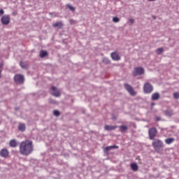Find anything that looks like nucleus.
<instances>
[{"instance_id": "obj_1", "label": "nucleus", "mask_w": 179, "mask_h": 179, "mask_svg": "<svg viewBox=\"0 0 179 179\" xmlns=\"http://www.w3.org/2000/svg\"><path fill=\"white\" fill-rule=\"evenodd\" d=\"M34 150V145L33 141L31 140H25L20 143L19 151L23 156H29L31 155Z\"/></svg>"}, {"instance_id": "obj_2", "label": "nucleus", "mask_w": 179, "mask_h": 179, "mask_svg": "<svg viewBox=\"0 0 179 179\" xmlns=\"http://www.w3.org/2000/svg\"><path fill=\"white\" fill-rule=\"evenodd\" d=\"M164 144H163V141L159 139H155L152 141V147L156 152H160L161 149H163Z\"/></svg>"}, {"instance_id": "obj_3", "label": "nucleus", "mask_w": 179, "mask_h": 179, "mask_svg": "<svg viewBox=\"0 0 179 179\" xmlns=\"http://www.w3.org/2000/svg\"><path fill=\"white\" fill-rule=\"evenodd\" d=\"M143 91L147 94H149L153 92V86L150 83H147L143 86Z\"/></svg>"}, {"instance_id": "obj_4", "label": "nucleus", "mask_w": 179, "mask_h": 179, "mask_svg": "<svg viewBox=\"0 0 179 179\" xmlns=\"http://www.w3.org/2000/svg\"><path fill=\"white\" fill-rule=\"evenodd\" d=\"M148 134L150 139H151V141H153V139H155V138L156 137V135H157V129L155 127H152L149 129Z\"/></svg>"}, {"instance_id": "obj_5", "label": "nucleus", "mask_w": 179, "mask_h": 179, "mask_svg": "<svg viewBox=\"0 0 179 179\" xmlns=\"http://www.w3.org/2000/svg\"><path fill=\"white\" fill-rule=\"evenodd\" d=\"M145 73V69L142 67H136L133 72L134 76H138V75H143Z\"/></svg>"}, {"instance_id": "obj_6", "label": "nucleus", "mask_w": 179, "mask_h": 179, "mask_svg": "<svg viewBox=\"0 0 179 179\" xmlns=\"http://www.w3.org/2000/svg\"><path fill=\"white\" fill-rule=\"evenodd\" d=\"M124 88L129 93V94H131V96L136 95V92H135V90H134V88L130 85L124 84Z\"/></svg>"}, {"instance_id": "obj_7", "label": "nucleus", "mask_w": 179, "mask_h": 179, "mask_svg": "<svg viewBox=\"0 0 179 179\" xmlns=\"http://www.w3.org/2000/svg\"><path fill=\"white\" fill-rule=\"evenodd\" d=\"M1 22L2 24H5L6 26L10 23V17L8 15H5L1 17Z\"/></svg>"}, {"instance_id": "obj_8", "label": "nucleus", "mask_w": 179, "mask_h": 179, "mask_svg": "<svg viewBox=\"0 0 179 179\" xmlns=\"http://www.w3.org/2000/svg\"><path fill=\"white\" fill-rule=\"evenodd\" d=\"M14 80L16 83H23L24 82V77L22 75L17 74L14 76Z\"/></svg>"}, {"instance_id": "obj_9", "label": "nucleus", "mask_w": 179, "mask_h": 179, "mask_svg": "<svg viewBox=\"0 0 179 179\" xmlns=\"http://www.w3.org/2000/svg\"><path fill=\"white\" fill-rule=\"evenodd\" d=\"M0 156L4 159L9 157V150H8L6 148L1 149L0 150Z\"/></svg>"}, {"instance_id": "obj_10", "label": "nucleus", "mask_w": 179, "mask_h": 179, "mask_svg": "<svg viewBox=\"0 0 179 179\" xmlns=\"http://www.w3.org/2000/svg\"><path fill=\"white\" fill-rule=\"evenodd\" d=\"M50 93L55 97H59V96H61V92H59V90H57V87H51Z\"/></svg>"}, {"instance_id": "obj_11", "label": "nucleus", "mask_w": 179, "mask_h": 179, "mask_svg": "<svg viewBox=\"0 0 179 179\" xmlns=\"http://www.w3.org/2000/svg\"><path fill=\"white\" fill-rule=\"evenodd\" d=\"M118 128V126H112V125H105L104 129L106 131H114V129H117Z\"/></svg>"}, {"instance_id": "obj_12", "label": "nucleus", "mask_w": 179, "mask_h": 179, "mask_svg": "<svg viewBox=\"0 0 179 179\" xmlns=\"http://www.w3.org/2000/svg\"><path fill=\"white\" fill-rule=\"evenodd\" d=\"M111 58L114 61H120V55H118V53H117V52L112 53L111 54Z\"/></svg>"}, {"instance_id": "obj_13", "label": "nucleus", "mask_w": 179, "mask_h": 179, "mask_svg": "<svg viewBox=\"0 0 179 179\" xmlns=\"http://www.w3.org/2000/svg\"><path fill=\"white\" fill-rule=\"evenodd\" d=\"M52 27H58V29H62V27H64V23L62 22L53 23Z\"/></svg>"}, {"instance_id": "obj_14", "label": "nucleus", "mask_w": 179, "mask_h": 179, "mask_svg": "<svg viewBox=\"0 0 179 179\" xmlns=\"http://www.w3.org/2000/svg\"><path fill=\"white\" fill-rule=\"evenodd\" d=\"M130 167L133 171H138L139 166L136 163H131Z\"/></svg>"}, {"instance_id": "obj_15", "label": "nucleus", "mask_w": 179, "mask_h": 179, "mask_svg": "<svg viewBox=\"0 0 179 179\" xmlns=\"http://www.w3.org/2000/svg\"><path fill=\"white\" fill-rule=\"evenodd\" d=\"M9 145L11 148H16L17 146V141L15 139H12L10 141Z\"/></svg>"}, {"instance_id": "obj_16", "label": "nucleus", "mask_w": 179, "mask_h": 179, "mask_svg": "<svg viewBox=\"0 0 179 179\" xmlns=\"http://www.w3.org/2000/svg\"><path fill=\"white\" fill-rule=\"evenodd\" d=\"M151 99L152 100H159L160 99V94L159 92L152 94Z\"/></svg>"}, {"instance_id": "obj_17", "label": "nucleus", "mask_w": 179, "mask_h": 179, "mask_svg": "<svg viewBox=\"0 0 179 179\" xmlns=\"http://www.w3.org/2000/svg\"><path fill=\"white\" fill-rule=\"evenodd\" d=\"M165 114L167 115V117H171V115H174V111L173 109H168L165 111Z\"/></svg>"}, {"instance_id": "obj_18", "label": "nucleus", "mask_w": 179, "mask_h": 179, "mask_svg": "<svg viewBox=\"0 0 179 179\" xmlns=\"http://www.w3.org/2000/svg\"><path fill=\"white\" fill-rule=\"evenodd\" d=\"M19 131L24 132L26 131V125L24 124H20L18 126Z\"/></svg>"}, {"instance_id": "obj_19", "label": "nucleus", "mask_w": 179, "mask_h": 179, "mask_svg": "<svg viewBox=\"0 0 179 179\" xmlns=\"http://www.w3.org/2000/svg\"><path fill=\"white\" fill-rule=\"evenodd\" d=\"M174 141H176V139H174V138H169L165 139V143H166V145H171V143H173V142H174Z\"/></svg>"}, {"instance_id": "obj_20", "label": "nucleus", "mask_w": 179, "mask_h": 179, "mask_svg": "<svg viewBox=\"0 0 179 179\" xmlns=\"http://www.w3.org/2000/svg\"><path fill=\"white\" fill-rule=\"evenodd\" d=\"M20 65L23 69H27V68H29V64L27 62H20Z\"/></svg>"}, {"instance_id": "obj_21", "label": "nucleus", "mask_w": 179, "mask_h": 179, "mask_svg": "<svg viewBox=\"0 0 179 179\" xmlns=\"http://www.w3.org/2000/svg\"><path fill=\"white\" fill-rule=\"evenodd\" d=\"M48 55V52L45 50H41L40 52V57L41 58H45V57H47Z\"/></svg>"}, {"instance_id": "obj_22", "label": "nucleus", "mask_w": 179, "mask_h": 179, "mask_svg": "<svg viewBox=\"0 0 179 179\" xmlns=\"http://www.w3.org/2000/svg\"><path fill=\"white\" fill-rule=\"evenodd\" d=\"M120 132H125L128 130V127L126 125H121L119 127Z\"/></svg>"}, {"instance_id": "obj_23", "label": "nucleus", "mask_w": 179, "mask_h": 179, "mask_svg": "<svg viewBox=\"0 0 179 179\" xmlns=\"http://www.w3.org/2000/svg\"><path fill=\"white\" fill-rule=\"evenodd\" d=\"M164 52V48H159L157 50H156V54L157 55H160L162 53H163Z\"/></svg>"}, {"instance_id": "obj_24", "label": "nucleus", "mask_w": 179, "mask_h": 179, "mask_svg": "<svg viewBox=\"0 0 179 179\" xmlns=\"http://www.w3.org/2000/svg\"><path fill=\"white\" fill-rule=\"evenodd\" d=\"M66 6H67V8H69V9L70 10H71L72 12H75V9H76L75 7H73L69 4H67Z\"/></svg>"}, {"instance_id": "obj_25", "label": "nucleus", "mask_w": 179, "mask_h": 179, "mask_svg": "<svg viewBox=\"0 0 179 179\" xmlns=\"http://www.w3.org/2000/svg\"><path fill=\"white\" fill-rule=\"evenodd\" d=\"M54 115L56 117H59V115H61V113H59V110H54Z\"/></svg>"}, {"instance_id": "obj_26", "label": "nucleus", "mask_w": 179, "mask_h": 179, "mask_svg": "<svg viewBox=\"0 0 179 179\" xmlns=\"http://www.w3.org/2000/svg\"><path fill=\"white\" fill-rule=\"evenodd\" d=\"M113 21L114 22V23H118V22H120V18H118L117 17H114L113 18Z\"/></svg>"}, {"instance_id": "obj_27", "label": "nucleus", "mask_w": 179, "mask_h": 179, "mask_svg": "<svg viewBox=\"0 0 179 179\" xmlns=\"http://www.w3.org/2000/svg\"><path fill=\"white\" fill-rule=\"evenodd\" d=\"M173 97L174 99H179V93L178 92H174L173 93Z\"/></svg>"}, {"instance_id": "obj_28", "label": "nucleus", "mask_w": 179, "mask_h": 179, "mask_svg": "<svg viewBox=\"0 0 179 179\" xmlns=\"http://www.w3.org/2000/svg\"><path fill=\"white\" fill-rule=\"evenodd\" d=\"M103 62H105V64H110V60H108L107 58H104Z\"/></svg>"}, {"instance_id": "obj_29", "label": "nucleus", "mask_w": 179, "mask_h": 179, "mask_svg": "<svg viewBox=\"0 0 179 179\" xmlns=\"http://www.w3.org/2000/svg\"><path fill=\"white\" fill-rule=\"evenodd\" d=\"M129 22L131 24H134V23L135 22V20L133 18H131V19L129 20Z\"/></svg>"}, {"instance_id": "obj_30", "label": "nucleus", "mask_w": 179, "mask_h": 179, "mask_svg": "<svg viewBox=\"0 0 179 179\" xmlns=\"http://www.w3.org/2000/svg\"><path fill=\"white\" fill-rule=\"evenodd\" d=\"M108 150H111V146L105 148V152H108Z\"/></svg>"}, {"instance_id": "obj_31", "label": "nucleus", "mask_w": 179, "mask_h": 179, "mask_svg": "<svg viewBox=\"0 0 179 179\" xmlns=\"http://www.w3.org/2000/svg\"><path fill=\"white\" fill-rule=\"evenodd\" d=\"M111 149H118V145H110Z\"/></svg>"}, {"instance_id": "obj_32", "label": "nucleus", "mask_w": 179, "mask_h": 179, "mask_svg": "<svg viewBox=\"0 0 179 179\" xmlns=\"http://www.w3.org/2000/svg\"><path fill=\"white\" fill-rule=\"evenodd\" d=\"M3 13H5V11L3 9L0 10V16H2V15H3Z\"/></svg>"}, {"instance_id": "obj_33", "label": "nucleus", "mask_w": 179, "mask_h": 179, "mask_svg": "<svg viewBox=\"0 0 179 179\" xmlns=\"http://www.w3.org/2000/svg\"><path fill=\"white\" fill-rule=\"evenodd\" d=\"M69 22H70V24H75V20H70Z\"/></svg>"}, {"instance_id": "obj_34", "label": "nucleus", "mask_w": 179, "mask_h": 179, "mask_svg": "<svg viewBox=\"0 0 179 179\" xmlns=\"http://www.w3.org/2000/svg\"><path fill=\"white\" fill-rule=\"evenodd\" d=\"M148 2H153L154 1H156V0H148Z\"/></svg>"}, {"instance_id": "obj_35", "label": "nucleus", "mask_w": 179, "mask_h": 179, "mask_svg": "<svg viewBox=\"0 0 179 179\" xmlns=\"http://www.w3.org/2000/svg\"><path fill=\"white\" fill-rule=\"evenodd\" d=\"M157 121H160V117H157Z\"/></svg>"}, {"instance_id": "obj_36", "label": "nucleus", "mask_w": 179, "mask_h": 179, "mask_svg": "<svg viewBox=\"0 0 179 179\" xmlns=\"http://www.w3.org/2000/svg\"><path fill=\"white\" fill-rule=\"evenodd\" d=\"M113 120H117V117H112Z\"/></svg>"}, {"instance_id": "obj_37", "label": "nucleus", "mask_w": 179, "mask_h": 179, "mask_svg": "<svg viewBox=\"0 0 179 179\" xmlns=\"http://www.w3.org/2000/svg\"><path fill=\"white\" fill-rule=\"evenodd\" d=\"M151 106H155V103H152L151 104Z\"/></svg>"}, {"instance_id": "obj_38", "label": "nucleus", "mask_w": 179, "mask_h": 179, "mask_svg": "<svg viewBox=\"0 0 179 179\" xmlns=\"http://www.w3.org/2000/svg\"><path fill=\"white\" fill-rule=\"evenodd\" d=\"M0 78H1V70H0Z\"/></svg>"}]
</instances>
